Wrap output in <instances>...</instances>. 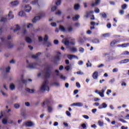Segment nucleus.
<instances>
[{"label":"nucleus","mask_w":129,"mask_h":129,"mask_svg":"<svg viewBox=\"0 0 129 129\" xmlns=\"http://www.w3.org/2000/svg\"><path fill=\"white\" fill-rule=\"evenodd\" d=\"M41 76H44L45 78H50V76H51V71H50L48 65L45 64L44 70L38 74V77H41Z\"/></svg>","instance_id":"nucleus-1"},{"label":"nucleus","mask_w":129,"mask_h":129,"mask_svg":"<svg viewBox=\"0 0 129 129\" xmlns=\"http://www.w3.org/2000/svg\"><path fill=\"white\" fill-rule=\"evenodd\" d=\"M47 105V111L49 113H52L53 112V106L51 104V101L49 99L46 100L42 103V107H45Z\"/></svg>","instance_id":"nucleus-2"},{"label":"nucleus","mask_w":129,"mask_h":129,"mask_svg":"<svg viewBox=\"0 0 129 129\" xmlns=\"http://www.w3.org/2000/svg\"><path fill=\"white\" fill-rule=\"evenodd\" d=\"M49 81L47 80H44L42 85L40 88V92H44V91H47L49 92L50 91V89L49 86L48 85Z\"/></svg>","instance_id":"nucleus-3"},{"label":"nucleus","mask_w":129,"mask_h":129,"mask_svg":"<svg viewBox=\"0 0 129 129\" xmlns=\"http://www.w3.org/2000/svg\"><path fill=\"white\" fill-rule=\"evenodd\" d=\"M62 43H63L67 47H70L69 45H75V39L72 38L69 40L67 38H64L62 40Z\"/></svg>","instance_id":"nucleus-4"},{"label":"nucleus","mask_w":129,"mask_h":129,"mask_svg":"<svg viewBox=\"0 0 129 129\" xmlns=\"http://www.w3.org/2000/svg\"><path fill=\"white\" fill-rule=\"evenodd\" d=\"M26 62L27 63V68H29V69H35V68H36V66H37V65H40V64H39V63H41V61L39 60L38 61H37V62H34L33 63H29V60H27Z\"/></svg>","instance_id":"nucleus-5"},{"label":"nucleus","mask_w":129,"mask_h":129,"mask_svg":"<svg viewBox=\"0 0 129 129\" xmlns=\"http://www.w3.org/2000/svg\"><path fill=\"white\" fill-rule=\"evenodd\" d=\"M28 81L31 82L32 79L24 80V75H21L20 79L18 80V82H19L20 84H21V83H23V84H27Z\"/></svg>","instance_id":"nucleus-6"},{"label":"nucleus","mask_w":129,"mask_h":129,"mask_svg":"<svg viewBox=\"0 0 129 129\" xmlns=\"http://www.w3.org/2000/svg\"><path fill=\"white\" fill-rule=\"evenodd\" d=\"M0 39L2 42H5V43H6V46L8 48H13L14 47V44H13L12 42L6 41L4 38H1Z\"/></svg>","instance_id":"nucleus-7"},{"label":"nucleus","mask_w":129,"mask_h":129,"mask_svg":"<svg viewBox=\"0 0 129 129\" xmlns=\"http://www.w3.org/2000/svg\"><path fill=\"white\" fill-rule=\"evenodd\" d=\"M44 16H45V13H44V12H41L39 16H36L32 20L33 23H36L37 21L40 20L41 17H44Z\"/></svg>","instance_id":"nucleus-8"},{"label":"nucleus","mask_w":129,"mask_h":129,"mask_svg":"<svg viewBox=\"0 0 129 129\" xmlns=\"http://www.w3.org/2000/svg\"><path fill=\"white\" fill-rule=\"evenodd\" d=\"M107 88V87H104L101 91L99 92L98 94L100 96V97H104V93L105 92V90H106Z\"/></svg>","instance_id":"nucleus-9"},{"label":"nucleus","mask_w":129,"mask_h":129,"mask_svg":"<svg viewBox=\"0 0 129 129\" xmlns=\"http://www.w3.org/2000/svg\"><path fill=\"white\" fill-rule=\"evenodd\" d=\"M60 58H61V52L58 51L57 55L54 57V63H56L57 61H59Z\"/></svg>","instance_id":"nucleus-10"},{"label":"nucleus","mask_w":129,"mask_h":129,"mask_svg":"<svg viewBox=\"0 0 129 129\" xmlns=\"http://www.w3.org/2000/svg\"><path fill=\"white\" fill-rule=\"evenodd\" d=\"M25 124L26 126H28L29 127L34 126L35 125V123L33 122H32L31 121H28L25 122Z\"/></svg>","instance_id":"nucleus-11"},{"label":"nucleus","mask_w":129,"mask_h":129,"mask_svg":"<svg viewBox=\"0 0 129 129\" xmlns=\"http://www.w3.org/2000/svg\"><path fill=\"white\" fill-rule=\"evenodd\" d=\"M71 106H78V107H82L83 103L81 102L74 103L71 105Z\"/></svg>","instance_id":"nucleus-12"},{"label":"nucleus","mask_w":129,"mask_h":129,"mask_svg":"<svg viewBox=\"0 0 129 129\" xmlns=\"http://www.w3.org/2000/svg\"><path fill=\"white\" fill-rule=\"evenodd\" d=\"M24 10L26 13H30L32 11V7L30 5H26L24 7Z\"/></svg>","instance_id":"nucleus-13"},{"label":"nucleus","mask_w":129,"mask_h":129,"mask_svg":"<svg viewBox=\"0 0 129 129\" xmlns=\"http://www.w3.org/2000/svg\"><path fill=\"white\" fill-rule=\"evenodd\" d=\"M67 47L69 48L70 49V51L73 53H76V52H77V48L75 47L67 46Z\"/></svg>","instance_id":"nucleus-14"},{"label":"nucleus","mask_w":129,"mask_h":129,"mask_svg":"<svg viewBox=\"0 0 129 129\" xmlns=\"http://www.w3.org/2000/svg\"><path fill=\"white\" fill-rule=\"evenodd\" d=\"M68 59H70V60H72V59H74V58L77 59V60H78L79 59L77 56H76L75 55H73V54H69L68 55Z\"/></svg>","instance_id":"nucleus-15"},{"label":"nucleus","mask_w":129,"mask_h":129,"mask_svg":"<svg viewBox=\"0 0 129 129\" xmlns=\"http://www.w3.org/2000/svg\"><path fill=\"white\" fill-rule=\"evenodd\" d=\"M8 120H9V117L8 116L5 117L2 119V123H3V124H7L8 122Z\"/></svg>","instance_id":"nucleus-16"},{"label":"nucleus","mask_w":129,"mask_h":129,"mask_svg":"<svg viewBox=\"0 0 129 129\" xmlns=\"http://www.w3.org/2000/svg\"><path fill=\"white\" fill-rule=\"evenodd\" d=\"M107 107V104L105 103H103L101 105L98 107L99 109H102V108H106Z\"/></svg>","instance_id":"nucleus-17"},{"label":"nucleus","mask_w":129,"mask_h":129,"mask_svg":"<svg viewBox=\"0 0 129 129\" xmlns=\"http://www.w3.org/2000/svg\"><path fill=\"white\" fill-rule=\"evenodd\" d=\"M92 78L93 79H97V78H98V72H94L93 74Z\"/></svg>","instance_id":"nucleus-18"},{"label":"nucleus","mask_w":129,"mask_h":129,"mask_svg":"<svg viewBox=\"0 0 129 129\" xmlns=\"http://www.w3.org/2000/svg\"><path fill=\"white\" fill-rule=\"evenodd\" d=\"M25 40L27 43H28V44H31V43L32 42V39L28 36L25 37Z\"/></svg>","instance_id":"nucleus-19"},{"label":"nucleus","mask_w":129,"mask_h":129,"mask_svg":"<svg viewBox=\"0 0 129 129\" xmlns=\"http://www.w3.org/2000/svg\"><path fill=\"white\" fill-rule=\"evenodd\" d=\"M19 4H20V2L18 0H16V1H14L11 3V5L13 7H16V6H18V5H19Z\"/></svg>","instance_id":"nucleus-20"},{"label":"nucleus","mask_w":129,"mask_h":129,"mask_svg":"<svg viewBox=\"0 0 129 129\" xmlns=\"http://www.w3.org/2000/svg\"><path fill=\"white\" fill-rule=\"evenodd\" d=\"M129 59H125L122 60L119 62V64H126V63H128Z\"/></svg>","instance_id":"nucleus-21"},{"label":"nucleus","mask_w":129,"mask_h":129,"mask_svg":"<svg viewBox=\"0 0 129 129\" xmlns=\"http://www.w3.org/2000/svg\"><path fill=\"white\" fill-rule=\"evenodd\" d=\"M14 15H13V12H9V14H8V20H11V19H14Z\"/></svg>","instance_id":"nucleus-22"},{"label":"nucleus","mask_w":129,"mask_h":129,"mask_svg":"<svg viewBox=\"0 0 129 129\" xmlns=\"http://www.w3.org/2000/svg\"><path fill=\"white\" fill-rule=\"evenodd\" d=\"M31 4L33 6H38V7H40V5H39V3H38V0H35L31 2Z\"/></svg>","instance_id":"nucleus-23"},{"label":"nucleus","mask_w":129,"mask_h":129,"mask_svg":"<svg viewBox=\"0 0 129 129\" xmlns=\"http://www.w3.org/2000/svg\"><path fill=\"white\" fill-rule=\"evenodd\" d=\"M100 4V0H96L95 3H92L91 6L92 7H95V6H97V5H99Z\"/></svg>","instance_id":"nucleus-24"},{"label":"nucleus","mask_w":129,"mask_h":129,"mask_svg":"<svg viewBox=\"0 0 129 129\" xmlns=\"http://www.w3.org/2000/svg\"><path fill=\"white\" fill-rule=\"evenodd\" d=\"M79 128L80 129H86L87 128V127L86 126V123H82L80 125Z\"/></svg>","instance_id":"nucleus-25"},{"label":"nucleus","mask_w":129,"mask_h":129,"mask_svg":"<svg viewBox=\"0 0 129 129\" xmlns=\"http://www.w3.org/2000/svg\"><path fill=\"white\" fill-rule=\"evenodd\" d=\"M93 13H94L93 11H89V12H87L86 13V15L85 16V17L89 18V16H90V15H91V14H93Z\"/></svg>","instance_id":"nucleus-26"},{"label":"nucleus","mask_w":129,"mask_h":129,"mask_svg":"<svg viewBox=\"0 0 129 129\" xmlns=\"http://www.w3.org/2000/svg\"><path fill=\"white\" fill-rule=\"evenodd\" d=\"M59 30L63 33H65V32H66V28H65V27H64V26L62 25L59 26Z\"/></svg>","instance_id":"nucleus-27"},{"label":"nucleus","mask_w":129,"mask_h":129,"mask_svg":"<svg viewBox=\"0 0 129 129\" xmlns=\"http://www.w3.org/2000/svg\"><path fill=\"white\" fill-rule=\"evenodd\" d=\"M10 88L11 90H15L16 88V86H15V84L14 83H11L10 85Z\"/></svg>","instance_id":"nucleus-28"},{"label":"nucleus","mask_w":129,"mask_h":129,"mask_svg":"<svg viewBox=\"0 0 129 129\" xmlns=\"http://www.w3.org/2000/svg\"><path fill=\"white\" fill-rule=\"evenodd\" d=\"M52 85H54L56 87H60V83L57 81H55L52 83Z\"/></svg>","instance_id":"nucleus-29"},{"label":"nucleus","mask_w":129,"mask_h":129,"mask_svg":"<svg viewBox=\"0 0 129 129\" xmlns=\"http://www.w3.org/2000/svg\"><path fill=\"white\" fill-rule=\"evenodd\" d=\"M40 55H41V53L39 52L35 55H33L32 56V57L33 58V59H37L38 58V57H39V56H40Z\"/></svg>","instance_id":"nucleus-30"},{"label":"nucleus","mask_w":129,"mask_h":129,"mask_svg":"<svg viewBox=\"0 0 129 129\" xmlns=\"http://www.w3.org/2000/svg\"><path fill=\"white\" fill-rule=\"evenodd\" d=\"M100 15L101 16L103 19H106V18H107V15H106L104 12L100 13Z\"/></svg>","instance_id":"nucleus-31"},{"label":"nucleus","mask_w":129,"mask_h":129,"mask_svg":"<svg viewBox=\"0 0 129 129\" xmlns=\"http://www.w3.org/2000/svg\"><path fill=\"white\" fill-rule=\"evenodd\" d=\"M26 91L27 92H29V93H34V92H35V90H34L33 89H30L29 88L26 89Z\"/></svg>","instance_id":"nucleus-32"},{"label":"nucleus","mask_w":129,"mask_h":129,"mask_svg":"<svg viewBox=\"0 0 129 129\" xmlns=\"http://www.w3.org/2000/svg\"><path fill=\"white\" fill-rule=\"evenodd\" d=\"M79 8H80V5H79V4L75 5L74 9L75 11H78V10H79Z\"/></svg>","instance_id":"nucleus-33"},{"label":"nucleus","mask_w":129,"mask_h":129,"mask_svg":"<svg viewBox=\"0 0 129 129\" xmlns=\"http://www.w3.org/2000/svg\"><path fill=\"white\" fill-rule=\"evenodd\" d=\"M92 43H94V44H98L99 43V39H94L93 40H92Z\"/></svg>","instance_id":"nucleus-34"},{"label":"nucleus","mask_w":129,"mask_h":129,"mask_svg":"<svg viewBox=\"0 0 129 129\" xmlns=\"http://www.w3.org/2000/svg\"><path fill=\"white\" fill-rule=\"evenodd\" d=\"M25 15L26 14L25 13V12L23 11H20L18 14V15L20 16V17H25Z\"/></svg>","instance_id":"nucleus-35"},{"label":"nucleus","mask_w":129,"mask_h":129,"mask_svg":"<svg viewBox=\"0 0 129 129\" xmlns=\"http://www.w3.org/2000/svg\"><path fill=\"white\" fill-rule=\"evenodd\" d=\"M79 18H80V16L78 15H76L75 17H73V21H77Z\"/></svg>","instance_id":"nucleus-36"},{"label":"nucleus","mask_w":129,"mask_h":129,"mask_svg":"<svg viewBox=\"0 0 129 129\" xmlns=\"http://www.w3.org/2000/svg\"><path fill=\"white\" fill-rule=\"evenodd\" d=\"M110 36V33H105L102 34V37L104 38H108Z\"/></svg>","instance_id":"nucleus-37"},{"label":"nucleus","mask_w":129,"mask_h":129,"mask_svg":"<svg viewBox=\"0 0 129 129\" xmlns=\"http://www.w3.org/2000/svg\"><path fill=\"white\" fill-rule=\"evenodd\" d=\"M14 106L15 108H16V109H18L20 108V107L21 106V105L19 103H15V104H14Z\"/></svg>","instance_id":"nucleus-38"},{"label":"nucleus","mask_w":129,"mask_h":129,"mask_svg":"<svg viewBox=\"0 0 129 129\" xmlns=\"http://www.w3.org/2000/svg\"><path fill=\"white\" fill-rule=\"evenodd\" d=\"M15 28H16L13 30L14 32H17V31H19L20 29V26L18 25L15 26Z\"/></svg>","instance_id":"nucleus-39"},{"label":"nucleus","mask_w":129,"mask_h":129,"mask_svg":"<svg viewBox=\"0 0 129 129\" xmlns=\"http://www.w3.org/2000/svg\"><path fill=\"white\" fill-rule=\"evenodd\" d=\"M79 43L80 44H83L84 43V40L82 37H79Z\"/></svg>","instance_id":"nucleus-40"},{"label":"nucleus","mask_w":129,"mask_h":129,"mask_svg":"<svg viewBox=\"0 0 129 129\" xmlns=\"http://www.w3.org/2000/svg\"><path fill=\"white\" fill-rule=\"evenodd\" d=\"M67 30L68 32L71 33V32L73 31V27H72V26H69L68 27Z\"/></svg>","instance_id":"nucleus-41"},{"label":"nucleus","mask_w":129,"mask_h":129,"mask_svg":"<svg viewBox=\"0 0 129 129\" xmlns=\"http://www.w3.org/2000/svg\"><path fill=\"white\" fill-rule=\"evenodd\" d=\"M117 43V41L113 40L111 42L110 45L112 47H113L114 45H115V44H116Z\"/></svg>","instance_id":"nucleus-42"},{"label":"nucleus","mask_w":129,"mask_h":129,"mask_svg":"<svg viewBox=\"0 0 129 129\" xmlns=\"http://www.w3.org/2000/svg\"><path fill=\"white\" fill-rule=\"evenodd\" d=\"M126 8H127V5L124 4H123L122 6H121V9L122 10H125V9H126Z\"/></svg>","instance_id":"nucleus-43"},{"label":"nucleus","mask_w":129,"mask_h":129,"mask_svg":"<svg viewBox=\"0 0 129 129\" xmlns=\"http://www.w3.org/2000/svg\"><path fill=\"white\" fill-rule=\"evenodd\" d=\"M87 67H92V64L90 63V60H88V62L86 63Z\"/></svg>","instance_id":"nucleus-44"},{"label":"nucleus","mask_w":129,"mask_h":129,"mask_svg":"<svg viewBox=\"0 0 129 129\" xmlns=\"http://www.w3.org/2000/svg\"><path fill=\"white\" fill-rule=\"evenodd\" d=\"M60 79L63 80V81H65L66 80V77H65V76H63V75H61Z\"/></svg>","instance_id":"nucleus-45"},{"label":"nucleus","mask_w":129,"mask_h":129,"mask_svg":"<svg viewBox=\"0 0 129 129\" xmlns=\"http://www.w3.org/2000/svg\"><path fill=\"white\" fill-rule=\"evenodd\" d=\"M98 125H99V126H103V121H101L100 120H99L98 121Z\"/></svg>","instance_id":"nucleus-46"},{"label":"nucleus","mask_w":129,"mask_h":129,"mask_svg":"<svg viewBox=\"0 0 129 129\" xmlns=\"http://www.w3.org/2000/svg\"><path fill=\"white\" fill-rule=\"evenodd\" d=\"M54 74H55L56 76H59V75H60V73H59V70H58L55 71Z\"/></svg>","instance_id":"nucleus-47"},{"label":"nucleus","mask_w":129,"mask_h":129,"mask_svg":"<svg viewBox=\"0 0 129 129\" xmlns=\"http://www.w3.org/2000/svg\"><path fill=\"white\" fill-rule=\"evenodd\" d=\"M70 68H71L70 66H67L65 67L64 69L67 70V71H69L70 70Z\"/></svg>","instance_id":"nucleus-48"},{"label":"nucleus","mask_w":129,"mask_h":129,"mask_svg":"<svg viewBox=\"0 0 129 129\" xmlns=\"http://www.w3.org/2000/svg\"><path fill=\"white\" fill-rule=\"evenodd\" d=\"M119 13L120 14V15L122 16V15L124 14V11L123 10V9L120 10L119 11Z\"/></svg>","instance_id":"nucleus-49"},{"label":"nucleus","mask_w":129,"mask_h":129,"mask_svg":"<svg viewBox=\"0 0 129 129\" xmlns=\"http://www.w3.org/2000/svg\"><path fill=\"white\" fill-rule=\"evenodd\" d=\"M79 51V52H80V53H84L85 50H84V48H83L82 47H80Z\"/></svg>","instance_id":"nucleus-50"},{"label":"nucleus","mask_w":129,"mask_h":129,"mask_svg":"<svg viewBox=\"0 0 129 129\" xmlns=\"http://www.w3.org/2000/svg\"><path fill=\"white\" fill-rule=\"evenodd\" d=\"M121 55H129V52L127 51H123Z\"/></svg>","instance_id":"nucleus-51"},{"label":"nucleus","mask_w":129,"mask_h":129,"mask_svg":"<svg viewBox=\"0 0 129 129\" xmlns=\"http://www.w3.org/2000/svg\"><path fill=\"white\" fill-rule=\"evenodd\" d=\"M7 20L8 19L6 18H2L0 20V22H7Z\"/></svg>","instance_id":"nucleus-52"},{"label":"nucleus","mask_w":129,"mask_h":129,"mask_svg":"<svg viewBox=\"0 0 129 129\" xmlns=\"http://www.w3.org/2000/svg\"><path fill=\"white\" fill-rule=\"evenodd\" d=\"M115 82V79L113 78L109 81V83H110L111 84H112V83H113Z\"/></svg>","instance_id":"nucleus-53"},{"label":"nucleus","mask_w":129,"mask_h":129,"mask_svg":"<svg viewBox=\"0 0 129 129\" xmlns=\"http://www.w3.org/2000/svg\"><path fill=\"white\" fill-rule=\"evenodd\" d=\"M100 12V10H99V9L97 8H95V13H96V14H98Z\"/></svg>","instance_id":"nucleus-54"},{"label":"nucleus","mask_w":129,"mask_h":129,"mask_svg":"<svg viewBox=\"0 0 129 129\" xmlns=\"http://www.w3.org/2000/svg\"><path fill=\"white\" fill-rule=\"evenodd\" d=\"M128 43H124L122 44V48H125L126 47H127L128 46Z\"/></svg>","instance_id":"nucleus-55"},{"label":"nucleus","mask_w":129,"mask_h":129,"mask_svg":"<svg viewBox=\"0 0 129 129\" xmlns=\"http://www.w3.org/2000/svg\"><path fill=\"white\" fill-rule=\"evenodd\" d=\"M10 70H11V67H8L6 68V71L7 73H9V72H10Z\"/></svg>","instance_id":"nucleus-56"},{"label":"nucleus","mask_w":129,"mask_h":129,"mask_svg":"<svg viewBox=\"0 0 129 129\" xmlns=\"http://www.w3.org/2000/svg\"><path fill=\"white\" fill-rule=\"evenodd\" d=\"M77 74H78V75H84V73L82 71H79L77 72Z\"/></svg>","instance_id":"nucleus-57"},{"label":"nucleus","mask_w":129,"mask_h":129,"mask_svg":"<svg viewBox=\"0 0 129 129\" xmlns=\"http://www.w3.org/2000/svg\"><path fill=\"white\" fill-rule=\"evenodd\" d=\"M66 113L68 116H69V117L71 116V113H70L69 111H66Z\"/></svg>","instance_id":"nucleus-58"},{"label":"nucleus","mask_w":129,"mask_h":129,"mask_svg":"<svg viewBox=\"0 0 129 129\" xmlns=\"http://www.w3.org/2000/svg\"><path fill=\"white\" fill-rule=\"evenodd\" d=\"M48 35H45V37L43 39V40L44 41V42H46L48 40Z\"/></svg>","instance_id":"nucleus-59"},{"label":"nucleus","mask_w":129,"mask_h":129,"mask_svg":"<svg viewBox=\"0 0 129 129\" xmlns=\"http://www.w3.org/2000/svg\"><path fill=\"white\" fill-rule=\"evenodd\" d=\"M57 10V7L56 6H54L52 7L51 8V11L54 12Z\"/></svg>","instance_id":"nucleus-60"},{"label":"nucleus","mask_w":129,"mask_h":129,"mask_svg":"<svg viewBox=\"0 0 129 129\" xmlns=\"http://www.w3.org/2000/svg\"><path fill=\"white\" fill-rule=\"evenodd\" d=\"M56 6H59L61 5V0H58L56 3H55Z\"/></svg>","instance_id":"nucleus-61"},{"label":"nucleus","mask_w":129,"mask_h":129,"mask_svg":"<svg viewBox=\"0 0 129 129\" xmlns=\"http://www.w3.org/2000/svg\"><path fill=\"white\" fill-rule=\"evenodd\" d=\"M27 28H33V24L32 23H29L27 25Z\"/></svg>","instance_id":"nucleus-62"},{"label":"nucleus","mask_w":129,"mask_h":129,"mask_svg":"<svg viewBox=\"0 0 129 129\" xmlns=\"http://www.w3.org/2000/svg\"><path fill=\"white\" fill-rule=\"evenodd\" d=\"M78 65L81 66L83 65V61L82 60H79L78 62Z\"/></svg>","instance_id":"nucleus-63"},{"label":"nucleus","mask_w":129,"mask_h":129,"mask_svg":"<svg viewBox=\"0 0 129 129\" xmlns=\"http://www.w3.org/2000/svg\"><path fill=\"white\" fill-rule=\"evenodd\" d=\"M109 93H111V90L108 89L106 92L107 95H109Z\"/></svg>","instance_id":"nucleus-64"}]
</instances>
